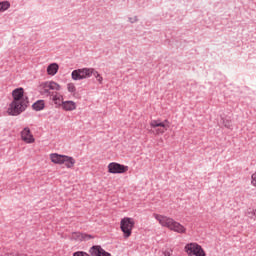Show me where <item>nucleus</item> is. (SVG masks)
Listing matches in <instances>:
<instances>
[{
	"instance_id": "f257e3e1",
	"label": "nucleus",
	"mask_w": 256,
	"mask_h": 256,
	"mask_svg": "<svg viewBox=\"0 0 256 256\" xmlns=\"http://www.w3.org/2000/svg\"><path fill=\"white\" fill-rule=\"evenodd\" d=\"M28 105L29 98L25 96V90L23 88H16L12 91V101L8 105L6 113L11 117H17L27 109Z\"/></svg>"
},
{
	"instance_id": "f03ea898",
	"label": "nucleus",
	"mask_w": 256,
	"mask_h": 256,
	"mask_svg": "<svg viewBox=\"0 0 256 256\" xmlns=\"http://www.w3.org/2000/svg\"><path fill=\"white\" fill-rule=\"evenodd\" d=\"M153 217L158 221L161 227H166L169 231H174V233H179L180 235H185V233H187V228L171 217L161 214H153Z\"/></svg>"
},
{
	"instance_id": "7ed1b4c3",
	"label": "nucleus",
	"mask_w": 256,
	"mask_h": 256,
	"mask_svg": "<svg viewBox=\"0 0 256 256\" xmlns=\"http://www.w3.org/2000/svg\"><path fill=\"white\" fill-rule=\"evenodd\" d=\"M120 229L124 239H129V237L133 235V229H135V219L131 217L122 218L120 221Z\"/></svg>"
},
{
	"instance_id": "20e7f679",
	"label": "nucleus",
	"mask_w": 256,
	"mask_h": 256,
	"mask_svg": "<svg viewBox=\"0 0 256 256\" xmlns=\"http://www.w3.org/2000/svg\"><path fill=\"white\" fill-rule=\"evenodd\" d=\"M184 252L188 256H207L203 247L197 242H190L184 246Z\"/></svg>"
},
{
	"instance_id": "39448f33",
	"label": "nucleus",
	"mask_w": 256,
	"mask_h": 256,
	"mask_svg": "<svg viewBox=\"0 0 256 256\" xmlns=\"http://www.w3.org/2000/svg\"><path fill=\"white\" fill-rule=\"evenodd\" d=\"M95 69L94 68H81L77 70H73L71 73V77L73 81H81L83 79H89L93 76Z\"/></svg>"
},
{
	"instance_id": "423d86ee",
	"label": "nucleus",
	"mask_w": 256,
	"mask_h": 256,
	"mask_svg": "<svg viewBox=\"0 0 256 256\" xmlns=\"http://www.w3.org/2000/svg\"><path fill=\"white\" fill-rule=\"evenodd\" d=\"M150 127L152 129H155L156 135H163L169 130V127H171V123L169 122V120H152L150 122Z\"/></svg>"
},
{
	"instance_id": "0eeeda50",
	"label": "nucleus",
	"mask_w": 256,
	"mask_h": 256,
	"mask_svg": "<svg viewBox=\"0 0 256 256\" xmlns=\"http://www.w3.org/2000/svg\"><path fill=\"white\" fill-rule=\"evenodd\" d=\"M43 95H51V91H61V86L55 81H46L40 85Z\"/></svg>"
},
{
	"instance_id": "6e6552de",
	"label": "nucleus",
	"mask_w": 256,
	"mask_h": 256,
	"mask_svg": "<svg viewBox=\"0 0 256 256\" xmlns=\"http://www.w3.org/2000/svg\"><path fill=\"white\" fill-rule=\"evenodd\" d=\"M108 173H111L112 175H121L123 173H127L129 171V166L119 164L117 162H111L107 166Z\"/></svg>"
},
{
	"instance_id": "1a4fd4ad",
	"label": "nucleus",
	"mask_w": 256,
	"mask_h": 256,
	"mask_svg": "<svg viewBox=\"0 0 256 256\" xmlns=\"http://www.w3.org/2000/svg\"><path fill=\"white\" fill-rule=\"evenodd\" d=\"M21 139L24 143L28 144L35 142V137L33 136V133H31V129H29V127H26L21 131Z\"/></svg>"
},
{
	"instance_id": "9d476101",
	"label": "nucleus",
	"mask_w": 256,
	"mask_h": 256,
	"mask_svg": "<svg viewBox=\"0 0 256 256\" xmlns=\"http://www.w3.org/2000/svg\"><path fill=\"white\" fill-rule=\"evenodd\" d=\"M71 239L73 241H91V239H95V236L87 233L74 232L71 235Z\"/></svg>"
},
{
	"instance_id": "9b49d317",
	"label": "nucleus",
	"mask_w": 256,
	"mask_h": 256,
	"mask_svg": "<svg viewBox=\"0 0 256 256\" xmlns=\"http://www.w3.org/2000/svg\"><path fill=\"white\" fill-rule=\"evenodd\" d=\"M90 256H111V254L105 251L101 246L95 245L89 249Z\"/></svg>"
},
{
	"instance_id": "f8f14e48",
	"label": "nucleus",
	"mask_w": 256,
	"mask_h": 256,
	"mask_svg": "<svg viewBox=\"0 0 256 256\" xmlns=\"http://www.w3.org/2000/svg\"><path fill=\"white\" fill-rule=\"evenodd\" d=\"M61 108L63 111H76L77 110V102L73 100L62 101Z\"/></svg>"
},
{
	"instance_id": "ddd939ff",
	"label": "nucleus",
	"mask_w": 256,
	"mask_h": 256,
	"mask_svg": "<svg viewBox=\"0 0 256 256\" xmlns=\"http://www.w3.org/2000/svg\"><path fill=\"white\" fill-rule=\"evenodd\" d=\"M49 159L54 165H63L65 155L59 153H51L49 154Z\"/></svg>"
},
{
	"instance_id": "4468645a",
	"label": "nucleus",
	"mask_w": 256,
	"mask_h": 256,
	"mask_svg": "<svg viewBox=\"0 0 256 256\" xmlns=\"http://www.w3.org/2000/svg\"><path fill=\"white\" fill-rule=\"evenodd\" d=\"M75 158L71 156H64L63 165H65L66 169H73L75 167Z\"/></svg>"
},
{
	"instance_id": "2eb2a0df",
	"label": "nucleus",
	"mask_w": 256,
	"mask_h": 256,
	"mask_svg": "<svg viewBox=\"0 0 256 256\" xmlns=\"http://www.w3.org/2000/svg\"><path fill=\"white\" fill-rule=\"evenodd\" d=\"M58 72H59V64L51 63L48 65L47 67L48 75H50L51 77H55V75H57Z\"/></svg>"
},
{
	"instance_id": "dca6fc26",
	"label": "nucleus",
	"mask_w": 256,
	"mask_h": 256,
	"mask_svg": "<svg viewBox=\"0 0 256 256\" xmlns=\"http://www.w3.org/2000/svg\"><path fill=\"white\" fill-rule=\"evenodd\" d=\"M32 107L34 111H43V109H45V102L43 100H38Z\"/></svg>"
},
{
	"instance_id": "f3484780",
	"label": "nucleus",
	"mask_w": 256,
	"mask_h": 256,
	"mask_svg": "<svg viewBox=\"0 0 256 256\" xmlns=\"http://www.w3.org/2000/svg\"><path fill=\"white\" fill-rule=\"evenodd\" d=\"M9 7H11V3H9V1L0 2V13L7 11Z\"/></svg>"
},
{
	"instance_id": "a211bd4d",
	"label": "nucleus",
	"mask_w": 256,
	"mask_h": 256,
	"mask_svg": "<svg viewBox=\"0 0 256 256\" xmlns=\"http://www.w3.org/2000/svg\"><path fill=\"white\" fill-rule=\"evenodd\" d=\"M67 91L68 93H71L73 97H75V93H77V87L73 83H68Z\"/></svg>"
},
{
	"instance_id": "6ab92c4d",
	"label": "nucleus",
	"mask_w": 256,
	"mask_h": 256,
	"mask_svg": "<svg viewBox=\"0 0 256 256\" xmlns=\"http://www.w3.org/2000/svg\"><path fill=\"white\" fill-rule=\"evenodd\" d=\"M52 99L55 105H61L63 103V96L61 94H55Z\"/></svg>"
},
{
	"instance_id": "aec40b11",
	"label": "nucleus",
	"mask_w": 256,
	"mask_h": 256,
	"mask_svg": "<svg viewBox=\"0 0 256 256\" xmlns=\"http://www.w3.org/2000/svg\"><path fill=\"white\" fill-rule=\"evenodd\" d=\"M92 75H94V77L97 79V81H98V83H100V85L103 83V76L101 74H99V72L94 70Z\"/></svg>"
},
{
	"instance_id": "412c9836",
	"label": "nucleus",
	"mask_w": 256,
	"mask_h": 256,
	"mask_svg": "<svg viewBox=\"0 0 256 256\" xmlns=\"http://www.w3.org/2000/svg\"><path fill=\"white\" fill-rule=\"evenodd\" d=\"M223 125H224V127H226V129H231V127H233L231 120H224Z\"/></svg>"
},
{
	"instance_id": "4be33fe9",
	"label": "nucleus",
	"mask_w": 256,
	"mask_h": 256,
	"mask_svg": "<svg viewBox=\"0 0 256 256\" xmlns=\"http://www.w3.org/2000/svg\"><path fill=\"white\" fill-rule=\"evenodd\" d=\"M251 185H252V187H256V172H254L251 175Z\"/></svg>"
},
{
	"instance_id": "5701e85b",
	"label": "nucleus",
	"mask_w": 256,
	"mask_h": 256,
	"mask_svg": "<svg viewBox=\"0 0 256 256\" xmlns=\"http://www.w3.org/2000/svg\"><path fill=\"white\" fill-rule=\"evenodd\" d=\"M73 256H91L87 252L84 251H78L73 254Z\"/></svg>"
},
{
	"instance_id": "b1692460",
	"label": "nucleus",
	"mask_w": 256,
	"mask_h": 256,
	"mask_svg": "<svg viewBox=\"0 0 256 256\" xmlns=\"http://www.w3.org/2000/svg\"><path fill=\"white\" fill-rule=\"evenodd\" d=\"M171 255H173V250H171V249H166V250L164 251V256H171Z\"/></svg>"
},
{
	"instance_id": "393cba45",
	"label": "nucleus",
	"mask_w": 256,
	"mask_h": 256,
	"mask_svg": "<svg viewBox=\"0 0 256 256\" xmlns=\"http://www.w3.org/2000/svg\"><path fill=\"white\" fill-rule=\"evenodd\" d=\"M252 215H256V210L251 211Z\"/></svg>"
}]
</instances>
